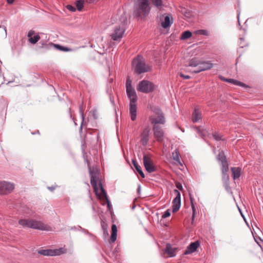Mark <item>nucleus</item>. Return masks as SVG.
<instances>
[{"mask_svg":"<svg viewBox=\"0 0 263 263\" xmlns=\"http://www.w3.org/2000/svg\"><path fill=\"white\" fill-rule=\"evenodd\" d=\"M90 174L91 175L90 183L94 189L96 195L100 199H105L107 202L108 206H109V202L106 193L99 179V172L98 170L97 169L90 170Z\"/></svg>","mask_w":263,"mask_h":263,"instance_id":"1","label":"nucleus"},{"mask_svg":"<svg viewBox=\"0 0 263 263\" xmlns=\"http://www.w3.org/2000/svg\"><path fill=\"white\" fill-rule=\"evenodd\" d=\"M151 10L148 0H137L134 5L135 14L141 18H145Z\"/></svg>","mask_w":263,"mask_h":263,"instance_id":"2","label":"nucleus"},{"mask_svg":"<svg viewBox=\"0 0 263 263\" xmlns=\"http://www.w3.org/2000/svg\"><path fill=\"white\" fill-rule=\"evenodd\" d=\"M18 223L24 227L38 229L42 231H50L52 228L46 224L40 221L33 219H20Z\"/></svg>","mask_w":263,"mask_h":263,"instance_id":"3","label":"nucleus"},{"mask_svg":"<svg viewBox=\"0 0 263 263\" xmlns=\"http://www.w3.org/2000/svg\"><path fill=\"white\" fill-rule=\"evenodd\" d=\"M133 68L134 71L138 74L146 72L151 70V67L144 62L143 58L138 56L133 61Z\"/></svg>","mask_w":263,"mask_h":263,"instance_id":"4","label":"nucleus"},{"mask_svg":"<svg viewBox=\"0 0 263 263\" xmlns=\"http://www.w3.org/2000/svg\"><path fill=\"white\" fill-rule=\"evenodd\" d=\"M155 89V85L151 82L147 80H142L140 82L137 86V90L143 93H149Z\"/></svg>","mask_w":263,"mask_h":263,"instance_id":"5","label":"nucleus"},{"mask_svg":"<svg viewBox=\"0 0 263 263\" xmlns=\"http://www.w3.org/2000/svg\"><path fill=\"white\" fill-rule=\"evenodd\" d=\"M153 111L155 115L151 116L149 117L151 122L154 125L157 124H164L165 120L162 112L159 108H155Z\"/></svg>","mask_w":263,"mask_h":263,"instance_id":"6","label":"nucleus"},{"mask_svg":"<svg viewBox=\"0 0 263 263\" xmlns=\"http://www.w3.org/2000/svg\"><path fill=\"white\" fill-rule=\"evenodd\" d=\"M128 98L130 100L129 112L130 118L132 121H135L137 117V94H134Z\"/></svg>","mask_w":263,"mask_h":263,"instance_id":"7","label":"nucleus"},{"mask_svg":"<svg viewBox=\"0 0 263 263\" xmlns=\"http://www.w3.org/2000/svg\"><path fill=\"white\" fill-rule=\"evenodd\" d=\"M124 31L125 29L123 25L116 27L110 34L111 39L114 41H120L123 37Z\"/></svg>","mask_w":263,"mask_h":263,"instance_id":"8","label":"nucleus"},{"mask_svg":"<svg viewBox=\"0 0 263 263\" xmlns=\"http://www.w3.org/2000/svg\"><path fill=\"white\" fill-rule=\"evenodd\" d=\"M14 186L13 184L5 181L0 182V194H6L11 192Z\"/></svg>","mask_w":263,"mask_h":263,"instance_id":"9","label":"nucleus"},{"mask_svg":"<svg viewBox=\"0 0 263 263\" xmlns=\"http://www.w3.org/2000/svg\"><path fill=\"white\" fill-rule=\"evenodd\" d=\"M143 163L146 170L148 172L152 173L156 171V167L153 165V161L149 156H144Z\"/></svg>","mask_w":263,"mask_h":263,"instance_id":"10","label":"nucleus"},{"mask_svg":"<svg viewBox=\"0 0 263 263\" xmlns=\"http://www.w3.org/2000/svg\"><path fill=\"white\" fill-rule=\"evenodd\" d=\"M217 159L221 162V171L222 173L225 175L229 170V164L223 152H221L219 153Z\"/></svg>","mask_w":263,"mask_h":263,"instance_id":"11","label":"nucleus"},{"mask_svg":"<svg viewBox=\"0 0 263 263\" xmlns=\"http://www.w3.org/2000/svg\"><path fill=\"white\" fill-rule=\"evenodd\" d=\"M154 135L156 140L161 142L164 139V133L161 127L154 125L153 126Z\"/></svg>","mask_w":263,"mask_h":263,"instance_id":"12","label":"nucleus"},{"mask_svg":"<svg viewBox=\"0 0 263 263\" xmlns=\"http://www.w3.org/2000/svg\"><path fill=\"white\" fill-rule=\"evenodd\" d=\"M174 192L176 196L173 201L172 209L173 213L177 212L179 210L181 205V195L180 192L177 190H175Z\"/></svg>","mask_w":263,"mask_h":263,"instance_id":"13","label":"nucleus"},{"mask_svg":"<svg viewBox=\"0 0 263 263\" xmlns=\"http://www.w3.org/2000/svg\"><path fill=\"white\" fill-rule=\"evenodd\" d=\"M213 64L210 61H201L199 67H198L194 71V72L199 73L203 71L209 70L213 67Z\"/></svg>","mask_w":263,"mask_h":263,"instance_id":"14","label":"nucleus"},{"mask_svg":"<svg viewBox=\"0 0 263 263\" xmlns=\"http://www.w3.org/2000/svg\"><path fill=\"white\" fill-rule=\"evenodd\" d=\"M66 252V249L64 248H60L59 249H57L54 251L51 250H42L41 251L40 253L45 256H54V255H59L61 254H64Z\"/></svg>","mask_w":263,"mask_h":263,"instance_id":"15","label":"nucleus"},{"mask_svg":"<svg viewBox=\"0 0 263 263\" xmlns=\"http://www.w3.org/2000/svg\"><path fill=\"white\" fill-rule=\"evenodd\" d=\"M150 132L151 128L149 126H146L142 129L140 135L141 142L142 145H145L147 144L149 139Z\"/></svg>","mask_w":263,"mask_h":263,"instance_id":"16","label":"nucleus"},{"mask_svg":"<svg viewBox=\"0 0 263 263\" xmlns=\"http://www.w3.org/2000/svg\"><path fill=\"white\" fill-rule=\"evenodd\" d=\"M199 246V243L195 241L191 243L184 252L185 254H189L195 252Z\"/></svg>","mask_w":263,"mask_h":263,"instance_id":"17","label":"nucleus"},{"mask_svg":"<svg viewBox=\"0 0 263 263\" xmlns=\"http://www.w3.org/2000/svg\"><path fill=\"white\" fill-rule=\"evenodd\" d=\"M177 251L176 248H172L171 245L167 244L165 250V253L167 254L168 257H173L176 255Z\"/></svg>","mask_w":263,"mask_h":263,"instance_id":"18","label":"nucleus"},{"mask_svg":"<svg viewBox=\"0 0 263 263\" xmlns=\"http://www.w3.org/2000/svg\"><path fill=\"white\" fill-rule=\"evenodd\" d=\"M202 118V115L200 111L198 109H195L194 111L192 114V121L195 122H199Z\"/></svg>","mask_w":263,"mask_h":263,"instance_id":"19","label":"nucleus"},{"mask_svg":"<svg viewBox=\"0 0 263 263\" xmlns=\"http://www.w3.org/2000/svg\"><path fill=\"white\" fill-rule=\"evenodd\" d=\"M173 23V19L171 15L165 16L164 20L162 22L161 26L164 28H167Z\"/></svg>","mask_w":263,"mask_h":263,"instance_id":"20","label":"nucleus"},{"mask_svg":"<svg viewBox=\"0 0 263 263\" xmlns=\"http://www.w3.org/2000/svg\"><path fill=\"white\" fill-rule=\"evenodd\" d=\"M117 228L115 224H112L111 226V234L110 236V241L111 242H115L117 239Z\"/></svg>","mask_w":263,"mask_h":263,"instance_id":"21","label":"nucleus"},{"mask_svg":"<svg viewBox=\"0 0 263 263\" xmlns=\"http://www.w3.org/2000/svg\"><path fill=\"white\" fill-rule=\"evenodd\" d=\"M221 80H222L224 81L228 82L229 83H232L236 85H238V86H240L244 87H247L245 84H244L241 82H239L238 81L235 80L234 79H225V78H221Z\"/></svg>","mask_w":263,"mask_h":263,"instance_id":"22","label":"nucleus"},{"mask_svg":"<svg viewBox=\"0 0 263 263\" xmlns=\"http://www.w3.org/2000/svg\"><path fill=\"white\" fill-rule=\"evenodd\" d=\"M233 178L234 180L239 178L241 173V168L240 167H232Z\"/></svg>","mask_w":263,"mask_h":263,"instance_id":"23","label":"nucleus"},{"mask_svg":"<svg viewBox=\"0 0 263 263\" xmlns=\"http://www.w3.org/2000/svg\"><path fill=\"white\" fill-rule=\"evenodd\" d=\"M201 60L197 58H194L192 59L190 62L189 65L191 67H198L200 64Z\"/></svg>","mask_w":263,"mask_h":263,"instance_id":"24","label":"nucleus"},{"mask_svg":"<svg viewBox=\"0 0 263 263\" xmlns=\"http://www.w3.org/2000/svg\"><path fill=\"white\" fill-rule=\"evenodd\" d=\"M132 163H133L134 166L135 167V168H136V170H137V171L140 175L141 177L143 178H144V177H145L144 174L143 172H142L140 166L139 165V164L137 163L136 161L135 160H133Z\"/></svg>","mask_w":263,"mask_h":263,"instance_id":"25","label":"nucleus"},{"mask_svg":"<svg viewBox=\"0 0 263 263\" xmlns=\"http://www.w3.org/2000/svg\"><path fill=\"white\" fill-rule=\"evenodd\" d=\"M172 158L174 161H175L176 163L182 165L179 158V154L178 151L176 150L172 153Z\"/></svg>","mask_w":263,"mask_h":263,"instance_id":"26","label":"nucleus"},{"mask_svg":"<svg viewBox=\"0 0 263 263\" xmlns=\"http://www.w3.org/2000/svg\"><path fill=\"white\" fill-rule=\"evenodd\" d=\"M194 33L196 34H200V35H205V36H208L210 34L209 31H208L207 30H204V29L196 30L194 32Z\"/></svg>","mask_w":263,"mask_h":263,"instance_id":"27","label":"nucleus"},{"mask_svg":"<svg viewBox=\"0 0 263 263\" xmlns=\"http://www.w3.org/2000/svg\"><path fill=\"white\" fill-rule=\"evenodd\" d=\"M192 36V33L190 31H185L182 33L181 39L185 40L190 37Z\"/></svg>","mask_w":263,"mask_h":263,"instance_id":"28","label":"nucleus"},{"mask_svg":"<svg viewBox=\"0 0 263 263\" xmlns=\"http://www.w3.org/2000/svg\"><path fill=\"white\" fill-rule=\"evenodd\" d=\"M40 39V36L39 35H35L33 37H31L29 39V41L31 44H34L36 42L39 41V40Z\"/></svg>","mask_w":263,"mask_h":263,"instance_id":"29","label":"nucleus"},{"mask_svg":"<svg viewBox=\"0 0 263 263\" xmlns=\"http://www.w3.org/2000/svg\"><path fill=\"white\" fill-rule=\"evenodd\" d=\"M83 4L84 2L82 0L78 1L76 2V6L77 7V9L78 10L80 11L82 10L83 7Z\"/></svg>","mask_w":263,"mask_h":263,"instance_id":"30","label":"nucleus"},{"mask_svg":"<svg viewBox=\"0 0 263 263\" xmlns=\"http://www.w3.org/2000/svg\"><path fill=\"white\" fill-rule=\"evenodd\" d=\"M152 3L157 7L159 8L162 6V0H151Z\"/></svg>","mask_w":263,"mask_h":263,"instance_id":"31","label":"nucleus"},{"mask_svg":"<svg viewBox=\"0 0 263 263\" xmlns=\"http://www.w3.org/2000/svg\"><path fill=\"white\" fill-rule=\"evenodd\" d=\"M126 92H127L128 97H129L132 95L136 93V92L134 88L126 89Z\"/></svg>","mask_w":263,"mask_h":263,"instance_id":"32","label":"nucleus"},{"mask_svg":"<svg viewBox=\"0 0 263 263\" xmlns=\"http://www.w3.org/2000/svg\"><path fill=\"white\" fill-rule=\"evenodd\" d=\"M126 89L133 88L132 86V80H130L129 79H128L127 80L126 84Z\"/></svg>","mask_w":263,"mask_h":263,"instance_id":"33","label":"nucleus"},{"mask_svg":"<svg viewBox=\"0 0 263 263\" xmlns=\"http://www.w3.org/2000/svg\"><path fill=\"white\" fill-rule=\"evenodd\" d=\"M191 204H192V211H193L192 221H193L194 219L195 218V216L196 209H195V205H194L192 200H191Z\"/></svg>","mask_w":263,"mask_h":263,"instance_id":"34","label":"nucleus"},{"mask_svg":"<svg viewBox=\"0 0 263 263\" xmlns=\"http://www.w3.org/2000/svg\"><path fill=\"white\" fill-rule=\"evenodd\" d=\"M171 215V212L170 210H167L162 215V218H166L168 217H169Z\"/></svg>","mask_w":263,"mask_h":263,"instance_id":"35","label":"nucleus"},{"mask_svg":"<svg viewBox=\"0 0 263 263\" xmlns=\"http://www.w3.org/2000/svg\"><path fill=\"white\" fill-rule=\"evenodd\" d=\"M51 46H54L56 49L62 51L63 48L64 46H62L59 44H55L53 43H51L50 44Z\"/></svg>","mask_w":263,"mask_h":263,"instance_id":"36","label":"nucleus"},{"mask_svg":"<svg viewBox=\"0 0 263 263\" xmlns=\"http://www.w3.org/2000/svg\"><path fill=\"white\" fill-rule=\"evenodd\" d=\"M213 136L214 137V138L216 140H222V138H221V136L217 134V133H215L213 135Z\"/></svg>","mask_w":263,"mask_h":263,"instance_id":"37","label":"nucleus"},{"mask_svg":"<svg viewBox=\"0 0 263 263\" xmlns=\"http://www.w3.org/2000/svg\"><path fill=\"white\" fill-rule=\"evenodd\" d=\"M67 8L71 11H74L76 10V8L71 5H68Z\"/></svg>","mask_w":263,"mask_h":263,"instance_id":"38","label":"nucleus"},{"mask_svg":"<svg viewBox=\"0 0 263 263\" xmlns=\"http://www.w3.org/2000/svg\"><path fill=\"white\" fill-rule=\"evenodd\" d=\"M34 34V31L33 30H30L28 33V36L30 38L32 37V35Z\"/></svg>","mask_w":263,"mask_h":263,"instance_id":"39","label":"nucleus"},{"mask_svg":"<svg viewBox=\"0 0 263 263\" xmlns=\"http://www.w3.org/2000/svg\"><path fill=\"white\" fill-rule=\"evenodd\" d=\"M176 187L180 190H182V184L179 182L176 183Z\"/></svg>","mask_w":263,"mask_h":263,"instance_id":"40","label":"nucleus"},{"mask_svg":"<svg viewBox=\"0 0 263 263\" xmlns=\"http://www.w3.org/2000/svg\"><path fill=\"white\" fill-rule=\"evenodd\" d=\"M72 50L71 49L68 48L67 47H63L62 51H71Z\"/></svg>","mask_w":263,"mask_h":263,"instance_id":"41","label":"nucleus"},{"mask_svg":"<svg viewBox=\"0 0 263 263\" xmlns=\"http://www.w3.org/2000/svg\"><path fill=\"white\" fill-rule=\"evenodd\" d=\"M180 77H182V78H184L185 79H189L190 78V76H187V75H184V74H182V73L180 74Z\"/></svg>","mask_w":263,"mask_h":263,"instance_id":"42","label":"nucleus"},{"mask_svg":"<svg viewBox=\"0 0 263 263\" xmlns=\"http://www.w3.org/2000/svg\"><path fill=\"white\" fill-rule=\"evenodd\" d=\"M7 1L8 4H11L14 2V0H7Z\"/></svg>","mask_w":263,"mask_h":263,"instance_id":"43","label":"nucleus"},{"mask_svg":"<svg viewBox=\"0 0 263 263\" xmlns=\"http://www.w3.org/2000/svg\"><path fill=\"white\" fill-rule=\"evenodd\" d=\"M195 128H196V129L197 130V131L198 132H200V130H199V127H196Z\"/></svg>","mask_w":263,"mask_h":263,"instance_id":"44","label":"nucleus"},{"mask_svg":"<svg viewBox=\"0 0 263 263\" xmlns=\"http://www.w3.org/2000/svg\"><path fill=\"white\" fill-rule=\"evenodd\" d=\"M82 125L81 126V127H80V129H82Z\"/></svg>","mask_w":263,"mask_h":263,"instance_id":"45","label":"nucleus"}]
</instances>
